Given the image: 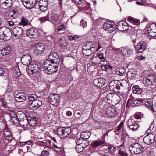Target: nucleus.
Wrapping results in <instances>:
<instances>
[{
    "instance_id": "1",
    "label": "nucleus",
    "mask_w": 156,
    "mask_h": 156,
    "mask_svg": "<svg viewBox=\"0 0 156 156\" xmlns=\"http://www.w3.org/2000/svg\"><path fill=\"white\" fill-rule=\"evenodd\" d=\"M58 58V55L56 52H53L50 54L42 66L45 73L51 74L53 73L57 72V69L59 65Z\"/></svg>"
},
{
    "instance_id": "2",
    "label": "nucleus",
    "mask_w": 156,
    "mask_h": 156,
    "mask_svg": "<svg viewBox=\"0 0 156 156\" xmlns=\"http://www.w3.org/2000/svg\"><path fill=\"white\" fill-rule=\"evenodd\" d=\"M129 149L132 154H136L141 153L143 150V148L139 143H134L131 145Z\"/></svg>"
},
{
    "instance_id": "3",
    "label": "nucleus",
    "mask_w": 156,
    "mask_h": 156,
    "mask_svg": "<svg viewBox=\"0 0 156 156\" xmlns=\"http://www.w3.org/2000/svg\"><path fill=\"white\" fill-rule=\"evenodd\" d=\"M57 133L62 137L67 136L71 133V129L69 127H60L58 129Z\"/></svg>"
},
{
    "instance_id": "4",
    "label": "nucleus",
    "mask_w": 156,
    "mask_h": 156,
    "mask_svg": "<svg viewBox=\"0 0 156 156\" xmlns=\"http://www.w3.org/2000/svg\"><path fill=\"white\" fill-rule=\"evenodd\" d=\"M42 104V101L40 99H37L30 104L28 108L30 110H35L41 106Z\"/></svg>"
},
{
    "instance_id": "5",
    "label": "nucleus",
    "mask_w": 156,
    "mask_h": 156,
    "mask_svg": "<svg viewBox=\"0 0 156 156\" xmlns=\"http://www.w3.org/2000/svg\"><path fill=\"white\" fill-rule=\"evenodd\" d=\"M26 34L30 38H36L38 35L37 30L34 28L28 29L26 32Z\"/></svg>"
},
{
    "instance_id": "6",
    "label": "nucleus",
    "mask_w": 156,
    "mask_h": 156,
    "mask_svg": "<svg viewBox=\"0 0 156 156\" xmlns=\"http://www.w3.org/2000/svg\"><path fill=\"white\" fill-rule=\"evenodd\" d=\"M113 26V23L112 22L110 21H106L104 23L103 28L105 30L112 32L115 30Z\"/></svg>"
},
{
    "instance_id": "7",
    "label": "nucleus",
    "mask_w": 156,
    "mask_h": 156,
    "mask_svg": "<svg viewBox=\"0 0 156 156\" xmlns=\"http://www.w3.org/2000/svg\"><path fill=\"white\" fill-rule=\"evenodd\" d=\"M154 136L153 134L150 133L146 135L144 137L143 141L145 144L150 145L154 142Z\"/></svg>"
},
{
    "instance_id": "8",
    "label": "nucleus",
    "mask_w": 156,
    "mask_h": 156,
    "mask_svg": "<svg viewBox=\"0 0 156 156\" xmlns=\"http://www.w3.org/2000/svg\"><path fill=\"white\" fill-rule=\"evenodd\" d=\"M37 0H27L23 2L24 6L27 9L33 8L35 5Z\"/></svg>"
},
{
    "instance_id": "9",
    "label": "nucleus",
    "mask_w": 156,
    "mask_h": 156,
    "mask_svg": "<svg viewBox=\"0 0 156 156\" xmlns=\"http://www.w3.org/2000/svg\"><path fill=\"white\" fill-rule=\"evenodd\" d=\"M121 52L122 55L126 57H129L133 53V51L129 48L122 47L121 48Z\"/></svg>"
},
{
    "instance_id": "10",
    "label": "nucleus",
    "mask_w": 156,
    "mask_h": 156,
    "mask_svg": "<svg viewBox=\"0 0 156 156\" xmlns=\"http://www.w3.org/2000/svg\"><path fill=\"white\" fill-rule=\"evenodd\" d=\"M147 46V43L144 41L138 43L135 46V48L139 53H141L146 49Z\"/></svg>"
},
{
    "instance_id": "11",
    "label": "nucleus",
    "mask_w": 156,
    "mask_h": 156,
    "mask_svg": "<svg viewBox=\"0 0 156 156\" xmlns=\"http://www.w3.org/2000/svg\"><path fill=\"white\" fill-rule=\"evenodd\" d=\"M117 27L118 30L123 31L128 29L129 27L127 23L124 21H121L117 23Z\"/></svg>"
},
{
    "instance_id": "12",
    "label": "nucleus",
    "mask_w": 156,
    "mask_h": 156,
    "mask_svg": "<svg viewBox=\"0 0 156 156\" xmlns=\"http://www.w3.org/2000/svg\"><path fill=\"white\" fill-rule=\"evenodd\" d=\"M39 68L36 64H30L29 65L27 70V73L29 75H33L34 74L37 73V69Z\"/></svg>"
},
{
    "instance_id": "13",
    "label": "nucleus",
    "mask_w": 156,
    "mask_h": 156,
    "mask_svg": "<svg viewBox=\"0 0 156 156\" xmlns=\"http://www.w3.org/2000/svg\"><path fill=\"white\" fill-rule=\"evenodd\" d=\"M148 34L152 37L156 36V23H153L150 26L148 29Z\"/></svg>"
},
{
    "instance_id": "14",
    "label": "nucleus",
    "mask_w": 156,
    "mask_h": 156,
    "mask_svg": "<svg viewBox=\"0 0 156 156\" xmlns=\"http://www.w3.org/2000/svg\"><path fill=\"white\" fill-rule=\"evenodd\" d=\"M23 29L19 27H17L14 28L12 30L13 36L17 38H20L21 37L23 34Z\"/></svg>"
},
{
    "instance_id": "15",
    "label": "nucleus",
    "mask_w": 156,
    "mask_h": 156,
    "mask_svg": "<svg viewBox=\"0 0 156 156\" xmlns=\"http://www.w3.org/2000/svg\"><path fill=\"white\" fill-rule=\"evenodd\" d=\"M11 0H0V7L4 9L9 8L12 5Z\"/></svg>"
},
{
    "instance_id": "16",
    "label": "nucleus",
    "mask_w": 156,
    "mask_h": 156,
    "mask_svg": "<svg viewBox=\"0 0 156 156\" xmlns=\"http://www.w3.org/2000/svg\"><path fill=\"white\" fill-rule=\"evenodd\" d=\"M32 61V58L30 56L28 55H23L21 58L22 63L25 65H30Z\"/></svg>"
},
{
    "instance_id": "17",
    "label": "nucleus",
    "mask_w": 156,
    "mask_h": 156,
    "mask_svg": "<svg viewBox=\"0 0 156 156\" xmlns=\"http://www.w3.org/2000/svg\"><path fill=\"white\" fill-rule=\"evenodd\" d=\"M3 135L5 139L7 140H11L12 138L11 133L7 127H5L4 129Z\"/></svg>"
},
{
    "instance_id": "18",
    "label": "nucleus",
    "mask_w": 156,
    "mask_h": 156,
    "mask_svg": "<svg viewBox=\"0 0 156 156\" xmlns=\"http://www.w3.org/2000/svg\"><path fill=\"white\" fill-rule=\"evenodd\" d=\"M94 85L99 87H102L105 83V80L104 79H95L93 81Z\"/></svg>"
},
{
    "instance_id": "19",
    "label": "nucleus",
    "mask_w": 156,
    "mask_h": 156,
    "mask_svg": "<svg viewBox=\"0 0 156 156\" xmlns=\"http://www.w3.org/2000/svg\"><path fill=\"white\" fill-rule=\"evenodd\" d=\"M4 33V39H9L11 36L12 32L10 30L5 27H3Z\"/></svg>"
},
{
    "instance_id": "20",
    "label": "nucleus",
    "mask_w": 156,
    "mask_h": 156,
    "mask_svg": "<svg viewBox=\"0 0 156 156\" xmlns=\"http://www.w3.org/2000/svg\"><path fill=\"white\" fill-rule=\"evenodd\" d=\"M13 75L14 78H17L20 76V78L23 77V75H21L18 66H16L13 68Z\"/></svg>"
},
{
    "instance_id": "21",
    "label": "nucleus",
    "mask_w": 156,
    "mask_h": 156,
    "mask_svg": "<svg viewBox=\"0 0 156 156\" xmlns=\"http://www.w3.org/2000/svg\"><path fill=\"white\" fill-rule=\"evenodd\" d=\"M26 99L25 95L21 92L16 94L15 96V100L17 102H21L23 101Z\"/></svg>"
},
{
    "instance_id": "22",
    "label": "nucleus",
    "mask_w": 156,
    "mask_h": 156,
    "mask_svg": "<svg viewBox=\"0 0 156 156\" xmlns=\"http://www.w3.org/2000/svg\"><path fill=\"white\" fill-rule=\"evenodd\" d=\"M36 48L35 52L38 54H40L44 51L45 46L44 44L39 43L36 45Z\"/></svg>"
},
{
    "instance_id": "23",
    "label": "nucleus",
    "mask_w": 156,
    "mask_h": 156,
    "mask_svg": "<svg viewBox=\"0 0 156 156\" xmlns=\"http://www.w3.org/2000/svg\"><path fill=\"white\" fill-rule=\"evenodd\" d=\"M59 97V96L58 94H53L50 95L49 98L52 101L51 103L52 105H55L57 103L58 98Z\"/></svg>"
},
{
    "instance_id": "24",
    "label": "nucleus",
    "mask_w": 156,
    "mask_h": 156,
    "mask_svg": "<svg viewBox=\"0 0 156 156\" xmlns=\"http://www.w3.org/2000/svg\"><path fill=\"white\" fill-rule=\"evenodd\" d=\"M103 137H104V136H103ZM102 138H103L102 140H101V139H98L96 141V142H95L92 145H90V147L94 148L96 147L99 146L103 144L104 142L103 140L104 137Z\"/></svg>"
},
{
    "instance_id": "25",
    "label": "nucleus",
    "mask_w": 156,
    "mask_h": 156,
    "mask_svg": "<svg viewBox=\"0 0 156 156\" xmlns=\"http://www.w3.org/2000/svg\"><path fill=\"white\" fill-rule=\"evenodd\" d=\"M132 121V120L130 119L128 121V125L129 128L133 131L137 130L139 127L138 125L136 122H134L132 124H130V122H131Z\"/></svg>"
},
{
    "instance_id": "26",
    "label": "nucleus",
    "mask_w": 156,
    "mask_h": 156,
    "mask_svg": "<svg viewBox=\"0 0 156 156\" xmlns=\"http://www.w3.org/2000/svg\"><path fill=\"white\" fill-rule=\"evenodd\" d=\"M106 114L109 117H113L115 115L114 109L111 107H108L106 109Z\"/></svg>"
},
{
    "instance_id": "27",
    "label": "nucleus",
    "mask_w": 156,
    "mask_h": 156,
    "mask_svg": "<svg viewBox=\"0 0 156 156\" xmlns=\"http://www.w3.org/2000/svg\"><path fill=\"white\" fill-rule=\"evenodd\" d=\"M42 2H43L45 4L44 5H42L41 2L39 3V8L40 10L42 12H44L47 10L48 6V2L46 0H42Z\"/></svg>"
},
{
    "instance_id": "28",
    "label": "nucleus",
    "mask_w": 156,
    "mask_h": 156,
    "mask_svg": "<svg viewBox=\"0 0 156 156\" xmlns=\"http://www.w3.org/2000/svg\"><path fill=\"white\" fill-rule=\"evenodd\" d=\"M143 83L145 86H151L154 83L153 79H143Z\"/></svg>"
},
{
    "instance_id": "29",
    "label": "nucleus",
    "mask_w": 156,
    "mask_h": 156,
    "mask_svg": "<svg viewBox=\"0 0 156 156\" xmlns=\"http://www.w3.org/2000/svg\"><path fill=\"white\" fill-rule=\"evenodd\" d=\"M51 20L52 23L55 25L59 23L60 22L59 16L57 14H55L53 15L51 17Z\"/></svg>"
},
{
    "instance_id": "30",
    "label": "nucleus",
    "mask_w": 156,
    "mask_h": 156,
    "mask_svg": "<svg viewBox=\"0 0 156 156\" xmlns=\"http://www.w3.org/2000/svg\"><path fill=\"white\" fill-rule=\"evenodd\" d=\"M88 146V144L85 145H76V149L78 153H80L84 149Z\"/></svg>"
},
{
    "instance_id": "31",
    "label": "nucleus",
    "mask_w": 156,
    "mask_h": 156,
    "mask_svg": "<svg viewBox=\"0 0 156 156\" xmlns=\"http://www.w3.org/2000/svg\"><path fill=\"white\" fill-rule=\"evenodd\" d=\"M133 93L134 94H140L142 92V90L139 87V86H134L132 88Z\"/></svg>"
},
{
    "instance_id": "32",
    "label": "nucleus",
    "mask_w": 156,
    "mask_h": 156,
    "mask_svg": "<svg viewBox=\"0 0 156 156\" xmlns=\"http://www.w3.org/2000/svg\"><path fill=\"white\" fill-rule=\"evenodd\" d=\"M4 55H8L11 51V49L9 46L6 47L1 50Z\"/></svg>"
},
{
    "instance_id": "33",
    "label": "nucleus",
    "mask_w": 156,
    "mask_h": 156,
    "mask_svg": "<svg viewBox=\"0 0 156 156\" xmlns=\"http://www.w3.org/2000/svg\"><path fill=\"white\" fill-rule=\"evenodd\" d=\"M125 91H122L121 90L120 91H119V94L120 95L121 97L124 100H126L127 98V90L126 89H125Z\"/></svg>"
},
{
    "instance_id": "34",
    "label": "nucleus",
    "mask_w": 156,
    "mask_h": 156,
    "mask_svg": "<svg viewBox=\"0 0 156 156\" xmlns=\"http://www.w3.org/2000/svg\"><path fill=\"white\" fill-rule=\"evenodd\" d=\"M128 20L132 23H133L136 25H138L140 24V21L139 20L135 19L132 17H129Z\"/></svg>"
},
{
    "instance_id": "35",
    "label": "nucleus",
    "mask_w": 156,
    "mask_h": 156,
    "mask_svg": "<svg viewBox=\"0 0 156 156\" xmlns=\"http://www.w3.org/2000/svg\"><path fill=\"white\" fill-rule=\"evenodd\" d=\"M113 98L112 102H116L117 103H118L120 101L121 98L120 96L115 93L113 94Z\"/></svg>"
},
{
    "instance_id": "36",
    "label": "nucleus",
    "mask_w": 156,
    "mask_h": 156,
    "mask_svg": "<svg viewBox=\"0 0 156 156\" xmlns=\"http://www.w3.org/2000/svg\"><path fill=\"white\" fill-rule=\"evenodd\" d=\"M50 151V149L48 147L44 148L42 151L41 156H48L49 155Z\"/></svg>"
},
{
    "instance_id": "37",
    "label": "nucleus",
    "mask_w": 156,
    "mask_h": 156,
    "mask_svg": "<svg viewBox=\"0 0 156 156\" xmlns=\"http://www.w3.org/2000/svg\"><path fill=\"white\" fill-rule=\"evenodd\" d=\"M53 148L58 154H61L62 153V149L61 147H59L56 145L54 144L53 145Z\"/></svg>"
},
{
    "instance_id": "38",
    "label": "nucleus",
    "mask_w": 156,
    "mask_h": 156,
    "mask_svg": "<svg viewBox=\"0 0 156 156\" xmlns=\"http://www.w3.org/2000/svg\"><path fill=\"white\" fill-rule=\"evenodd\" d=\"M29 23V21L25 17H23L21 19V20L20 23V25L26 26Z\"/></svg>"
},
{
    "instance_id": "39",
    "label": "nucleus",
    "mask_w": 156,
    "mask_h": 156,
    "mask_svg": "<svg viewBox=\"0 0 156 156\" xmlns=\"http://www.w3.org/2000/svg\"><path fill=\"white\" fill-rule=\"evenodd\" d=\"M40 97H38L35 94H31L28 97L29 100L30 101H32V102H33V101L36 100L38 98L40 99Z\"/></svg>"
},
{
    "instance_id": "40",
    "label": "nucleus",
    "mask_w": 156,
    "mask_h": 156,
    "mask_svg": "<svg viewBox=\"0 0 156 156\" xmlns=\"http://www.w3.org/2000/svg\"><path fill=\"white\" fill-rule=\"evenodd\" d=\"M118 83H119V85L121 86H123L124 87H125L128 84L127 81L125 79L120 80L118 81Z\"/></svg>"
},
{
    "instance_id": "41",
    "label": "nucleus",
    "mask_w": 156,
    "mask_h": 156,
    "mask_svg": "<svg viewBox=\"0 0 156 156\" xmlns=\"http://www.w3.org/2000/svg\"><path fill=\"white\" fill-rule=\"evenodd\" d=\"M81 144H88V142L87 141H85L84 140L80 138L76 141V145Z\"/></svg>"
},
{
    "instance_id": "42",
    "label": "nucleus",
    "mask_w": 156,
    "mask_h": 156,
    "mask_svg": "<svg viewBox=\"0 0 156 156\" xmlns=\"http://www.w3.org/2000/svg\"><path fill=\"white\" fill-rule=\"evenodd\" d=\"M11 121L13 125L18 124L19 122V120L16 117L11 118Z\"/></svg>"
},
{
    "instance_id": "43",
    "label": "nucleus",
    "mask_w": 156,
    "mask_h": 156,
    "mask_svg": "<svg viewBox=\"0 0 156 156\" xmlns=\"http://www.w3.org/2000/svg\"><path fill=\"white\" fill-rule=\"evenodd\" d=\"M114 93L111 92L108 93L107 95V99L108 101H112L113 99V95Z\"/></svg>"
},
{
    "instance_id": "44",
    "label": "nucleus",
    "mask_w": 156,
    "mask_h": 156,
    "mask_svg": "<svg viewBox=\"0 0 156 156\" xmlns=\"http://www.w3.org/2000/svg\"><path fill=\"white\" fill-rule=\"evenodd\" d=\"M142 100L139 99H136L134 100L133 104L136 105H140L141 104Z\"/></svg>"
},
{
    "instance_id": "45",
    "label": "nucleus",
    "mask_w": 156,
    "mask_h": 156,
    "mask_svg": "<svg viewBox=\"0 0 156 156\" xmlns=\"http://www.w3.org/2000/svg\"><path fill=\"white\" fill-rule=\"evenodd\" d=\"M116 148L112 145L109 146L108 148V151L111 153L114 152L116 150Z\"/></svg>"
},
{
    "instance_id": "46",
    "label": "nucleus",
    "mask_w": 156,
    "mask_h": 156,
    "mask_svg": "<svg viewBox=\"0 0 156 156\" xmlns=\"http://www.w3.org/2000/svg\"><path fill=\"white\" fill-rule=\"evenodd\" d=\"M50 86L49 85H47L46 87L43 90L44 95H46L48 94L49 91Z\"/></svg>"
},
{
    "instance_id": "47",
    "label": "nucleus",
    "mask_w": 156,
    "mask_h": 156,
    "mask_svg": "<svg viewBox=\"0 0 156 156\" xmlns=\"http://www.w3.org/2000/svg\"><path fill=\"white\" fill-rule=\"evenodd\" d=\"M145 105L150 109H151L152 108V103L151 101H147L145 102Z\"/></svg>"
},
{
    "instance_id": "48",
    "label": "nucleus",
    "mask_w": 156,
    "mask_h": 156,
    "mask_svg": "<svg viewBox=\"0 0 156 156\" xmlns=\"http://www.w3.org/2000/svg\"><path fill=\"white\" fill-rule=\"evenodd\" d=\"M3 27L0 28V39H3L4 38V33L3 32Z\"/></svg>"
},
{
    "instance_id": "49",
    "label": "nucleus",
    "mask_w": 156,
    "mask_h": 156,
    "mask_svg": "<svg viewBox=\"0 0 156 156\" xmlns=\"http://www.w3.org/2000/svg\"><path fill=\"white\" fill-rule=\"evenodd\" d=\"M80 25L83 27V28L86 27L87 25V21H85L83 20H82L80 22Z\"/></svg>"
},
{
    "instance_id": "50",
    "label": "nucleus",
    "mask_w": 156,
    "mask_h": 156,
    "mask_svg": "<svg viewBox=\"0 0 156 156\" xmlns=\"http://www.w3.org/2000/svg\"><path fill=\"white\" fill-rule=\"evenodd\" d=\"M93 99V100L90 101H91V103H92L93 104H95L97 103V100L96 98V97L94 96V95H93L92 97H90V98Z\"/></svg>"
},
{
    "instance_id": "51",
    "label": "nucleus",
    "mask_w": 156,
    "mask_h": 156,
    "mask_svg": "<svg viewBox=\"0 0 156 156\" xmlns=\"http://www.w3.org/2000/svg\"><path fill=\"white\" fill-rule=\"evenodd\" d=\"M87 135L86 134V132L82 133L81 134V138L83 139L87 140Z\"/></svg>"
},
{
    "instance_id": "52",
    "label": "nucleus",
    "mask_w": 156,
    "mask_h": 156,
    "mask_svg": "<svg viewBox=\"0 0 156 156\" xmlns=\"http://www.w3.org/2000/svg\"><path fill=\"white\" fill-rule=\"evenodd\" d=\"M131 75V77H135L136 75V72H134V73H133V72H131L130 71H129L127 73V76H129Z\"/></svg>"
},
{
    "instance_id": "53",
    "label": "nucleus",
    "mask_w": 156,
    "mask_h": 156,
    "mask_svg": "<svg viewBox=\"0 0 156 156\" xmlns=\"http://www.w3.org/2000/svg\"><path fill=\"white\" fill-rule=\"evenodd\" d=\"M98 57L100 59L101 61L104 62L105 61V58L102 53H101L99 54L98 55Z\"/></svg>"
},
{
    "instance_id": "54",
    "label": "nucleus",
    "mask_w": 156,
    "mask_h": 156,
    "mask_svg": "<svg viewBox=\"0 0 156 156\" xmlns=\"http://www.w3.org/2000/svg\"><path fill=\"white\" fill-rule=\"evenodd\" d=\"M101 69L102 70L105 71H107L108 69L107 67V65L102 64L101 66Z\"/></svg>"
},
{
    "instance_id": "55",
    "label": "nucleus",
    "mask_w": 156,
    "mask_h": 156,
    "mask_svg": "<svg viewBox=\"0 0 156 156\" xmlns=\"http://www.w3.org/2000/svg\"><path fill=\"white\" fill-rule=\"evenodd\" d=\"M119 84L115 83V84L114 85V87H113V89H115V90H119L120 89V87L119 86Z\"/></svg>"
},
{
    "instance_id": "56",
    "label": "nucleus",
    "mask_w": 156,
    "mask_h": 156,
    "mask_svg": "<svg viewBox=\"0 0 156 156\" xmlns=\"http://www.w3.org/2000/svg\"><path fill=\"white\" fill-rule=\"evenodd\" d=\"M115 83L119 84V83L117 81H111L110 83V87H114V85L115 84Z\"/></svg>"
},
{
    "instance_id": "57",
    "label": "nucleus",
    "mask_w": 156,
    "mask_h": 156,
    "mask_svg": "<svg viewBox=\"0 0 156 156\" xmlns=\"http://www.w3.org/2000/svg\"><path fill=\"white\" fill-rule=\"evenodd\" d=\"M123 123L122 122H121L120 123V124L117 127V130L118 131H119L120 130V129L122 128H123Z\"/></svg>"
},
{
    "instance_id": "58",
    "label": "nucleus",
    "mask_w": 156,
    "mask_h": 156,
    "mask_svg": "<svg viewBox=\"0 0 156 156\" xmlns=\"http://www.w3.org/2000/svg\"><path fill=\"white\" fill-rule=\"evenodd\" d=\"M72 1L75 4H80L83 0H72Z\"/></svg>"
},
{
    "instance_id": "59",
    "label": "nucleus",
    "mask_w": 156,
    "mask_h": 156,
    "mask_svg": "<svg viewBox=\"0 0 156 156\" xmlns=\"http://www.w3.org/2000/svg\"><path fill=\"white\" fill-rule=\"evenodd\" d=\"M65 29V25L62 24L59 27L58 31H59L61 30H64Z\"/></svg>"
},
{
    "instance_id": "60",
    "label": "nucleus",
    "mask_w": 156,
    "mask_h": 156,
    "mask_svg": "<svg viewBox=\"0 0 156 156\" xmlns=\"http://www.w3.org/2000/svg\"><path fill=\"white\" fill-rule=\"evenodd\" d=\"M119 153L122 156H127V154L125 151H119Z\"/></svg>"
},
{
    "instance_id": "61",
    "label": "nucleus",
    "mask_w": 156,
    "mask_h": 156,
    "mask_svg": "<svg viewBox=\"0 0 156 156\" xmlns=\"http://www.w3.org/2000/svg\"><path fill=\"white\" fill-rule=\"evenodd\" d=\"M50 37L54 40H55L56 38V33H54L52 35L50 36Z\"/></svg>"
},
{
    "instance_id": "62",
    "label": "nucleus",
    "mask_w": 156,
    "mask_h": 156,
    "mask_svg": "<svg viewBox=\"0 0 156 156\" xmlns=\"http://www.w3.org/2000/svg\"><path fill=\"white\" fill-rule=\"evenodd\" d=\"M154 124L153 123H151L149 127V129L147 130V132H149V131L152 130L154 127Z\"/></svg>"
},
{
    "instance_id": "63",
    "label": "nucleus",
    "mask_w": 156,
    "mask_h": 156,
    "mask_svg": "<svg viewBox=\"0 0 156 156\" xmlns=\"http://www.w3.org/2000/svg\"><path fill=\"white\" fill-rule=\"evenodd\" d=\"M155 77V76L154 75V73H152L150 74H148L147 75V76H146V78L147 77Z\"/></svg>"
},
{
    "instance_id": "64",
    "label": "nucleus",
    "mask_w": 156,
    "mask_h": 156,
    "mask_svg": "<svg viewBox=\"0 0 156 156\" xmlns=\"http://www.w3.org/2000/svg\"><path fill=\"white\" fill-rule=\"evenodd\" d=\"M76 36H69V40H74L75 38H76Z\"/></svg>"
}]
</instances>
